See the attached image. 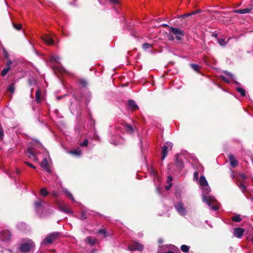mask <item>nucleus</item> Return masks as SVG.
<instances>
[{
  "label": "nucleus",
  "mask_w": 253,
  "mask_h": 253,
  "mask_svg": "<svg viewBox=\"0 0 253 253\" xmlns=\"http://www.w3.org/2000/svg\"><path fill=\"white\" fill-rule=\"evenodd\" d=\"M52 195L54 197H57L58 196V193L56 192H53L52 193Z\"/></svg>",
  "instance_id": "52"
},
{
  "label": "nucleus",
  "mask_w": 253,
  "mask_h": 253,
  "mask_svg": "<svg viewBox=\"0 0 253 253\" xmlns=\"http://www.w3.org/2000/svg\"><path fill=\"white\" fill-rule=\"evenodd\" d=\"M60 236V234L58 232H54L49 234L47 237L42 241V244L43 245H47L51 244L53 241L58 239Z\"/></svg>",
  "instance_id": "1"
},
{
  "label": "nucleus",
  "mask_w": 253,
  "mask_h": 253,
  "mask_svg": "<svg viewBox=\"0 0 253 253\" xmlns=\"http://www.w3.org/2000/svg\"><path fill=\"white\" fill-rule=\"evenodd\" d=\"M34 206L37 210L40 209L42 207V201L41 200H39L38 201L35 202Z\"/></svg>",
  "instance_id": "26"
},
{
  "label": "nucleus",
  "mask_w": 253,
  "mask_h": 253,
  "mask_svg": "<svg viewBox=\"0 0 253 253\" xmlns=\"http://www.w3.org/2000/svg\"><path fill=\"white\" fill-rule=\"evenodd\" d=\"M162 27H169V28H170V27L166 24H163L162 25H161Z\"/></svg>",
  "instance_id": "53"
},
{
  "label": "nucleus",
  "mask_w": 253,
  "mask_h": 253,
  "mask_svg": "<svg viewBox=\"0 0 253 253\" xmlns=\"http://www.w3.org/2000/svg\"><path fill=\"white\" fill-rule=\"evenodd\" d=\"M240 188L244 192L246 189V186L243 183H240L239 185Z\"/></svg>",
  "instance_id": "40"
},
{
  "label": "nucleus",
  "mask_w": 253,
  "mask_h": 253,
  "mask_svg": "<svg viewBox=\"0 0 253 253\" xmlns=\"http://www.w3.org/2000/svg\"><path fill=\"white\" fill-rule=\"evenodd\" d=\"M10 68L9 67H6V68L3 69L1 72V76L2 77H5L8 72L10 70Z\"/></svg>",
  "instance_id": "27"
},
{
  "label": "nucleus",
  "mask_w": 253,
  "mask_h": 253,
  "mask_svg": "<svg viewBox=\"0 0 253 253\" xmlns=\"http://www.w3.org/2000/svg\"><path fill=\"white\" fill-rule=\"evenodd\" d=\"M41 195L46 196L48 194V192L47 191L46 189L45 188H42L41 189Z\"/></svg>",
  "instance_id": "35"
},
{
  "label": "nucleus",
  "mask_w": 253,
  "mask_h": 253,
  "mask_svg": "<svg viewBox=\"0 0 253 253\" xmlns=\"http://www.w3.org/2000/svg\"><path fill=\"white\" fill-rule=\"evenodd\" d=\"M11 237L12 234L8 230H4L0 232V240L3 242L10 241Z\"/></svg>",
  "instance_id": "5"
},
{
  "label": "nucleus",
  "mask_w": 253,
  "mask_h": 253,
  "mask_svg": "<svg viewBox=\"0 0 253 253\" xmlns=\"http://www.w3.org/2000/svg\"><path fill=\"white\" fill-rule=\"evenodd\" d=\"M199 176V172L198 171H195L194 173V179L198 180Z\"/></svg>",
  "instance_id": "44"
},
{
  "label": "nucleus",
  "mask_w": 253,
  "mask_h": 253,
  "mask_svg": "<svg viewBox=\"0 0 253 253\" xmlns=\"http://www.w3.org/2000/svg\"><path fill=\"white\" fill-rule=\"evenodd\" d=\"M252 10V6L249 8L241 9L234 10L232 11L233 13L245 14L250 12Z\"/></svg>",
  "instance_id": "14"
},
{
  "label": "nucleus",
  "mask_w": 253,
  "mask_h": 253,
  "mask_svg": "<svg viewBox=\"0 0 253 253\" xmlns=\"http://www.w3.org/2000/svg\"><path fill=\"white\" fill-rule=\"evenodd\" d=\"M124 126L126 131L127 133L131 134L134 132V129L132 126H131L130 125L127 124L126 123L124 124Z\"/></svg>",
  "instance_id": "18"
},
{
  "label": "nucleus",
  "mask_w": 253,
  "mask_h": 253,
  "mask_svg": "<svg viewBox=\"0 0 253 253\" xmlns=\"http://www.w3.org/2000/svg\"><path fill=\"white\" fill-rule=\"evenodd\" d=\"M191 15H192V14H191V12H190V13H186V14H185L179 15L177 17L179 18H185L186 17H189L190 16H191Z\"/></svg>",
  "instance_id": "37"
},
{
  "label": "nucleus",
  "mask_w": 253,
  "mask_h": 253,
  "mask_svg": "<svg viewBox=\"0 0 253 253\" xmlns=\"http://www.w3.org/2000/svg\"><path fill=\"white\" fill-rule=\"evenodd\" d=\"M42 40L48 45L53 44L54 43L53 40L49 35H45L44 36H42Z\"/></svg>",
  "instance_id": "16"
},
{
  "label": "nucleus",
  "mask_w": 253,
  "mask_h": 253,
  "mask_svg": "<svg viewBox=\"0 0 253 253\" xmlns=\"http://www.w3.org/2000/svg\"><path fill=\"white\" fill-rule=\"evenodd\" d=\"M110 2L113 4H117L118 3V0H110Z\"/></svg>",
  "instance_id": "50"
},
{
  "label": "nucleus",
  "mask_w": 253,
  "mask_h": 253,
  "mask_svg": "<svg viewBox=\"0 0 253 253\" xmlns=\"http://www.w3.org/2000/svg\"><path fill=\"white\" fill-rule=\"evenodd\" d=\"M174 253V252H173V251H169L168 252H165V253Z\"/></svg>",
  "instance_id": "57"
},
{
  "label": "nucleus",
  "mask_w": 253,
  "mask_h": 253,
  "mask_svg": "<svg viewBox=\"0 0 253 253\" xmlns=\"http://www.w3.org/2000/svg\"><path fill=\"white\" fill-rule=\"evenodd\" d=\"M3 56L5 58H8L9 57V55H8V53H7V51H6L4 49V53H3Z\"/></svg>",
  "instance_id": "48"
},
{
  "label": "nucleus",
  "mask_w": 253,
  "mask_h": 253,
  "mask_svg": "<svg viewBox=\"0 0 253 253\" xmlns=\"http://www.w3.org/2000/svg\"><path fill=\"white\" fill-rule=\"evenodd\" d=\"M217 35H218L217 34H216V33H212V35H211V36L214 37L215 38H217Z\"/></svg>",
  "instance_id": "55"
},
{
  "label": "nucleus",
  "mask_w": 253,
  "mask_h": 253,
  "mask_svg": "<svg viewBox=\"0 0 253 253\" xmlns=\"http://www.w3.org/2000/svg\"><path fill=\"white\" fill-rule=\"evenodd\" d=\"M27 155L28 157L35 156V153L32 149L29 148L27 151Z\"/></svg>",
  "instance_id": "29"
},
{
  "label": "nucleus",
  "mask_w": 253,
  "mask_h": 253,
  "mask_svg": "<svg viewBox=\"0 0 253 253\" xmlns=\"http://www.w3.org/2000/svg\"><path fill=\"white\" fill-rule=\"evenodd\" d=\"M203 201L205 202L209 207L216 202V199L213 197L204 196L202 198Z\"/></svg>",
  "instance_id": "9"
},
{
  "label": "nucleus",
  "mask_w": 253,
  "mask_h": 253,
  "mask_svg": "<svg viewBox=\"0 0 253 253\" xmlns=\"http://www.w3.org/2000/svg\"><path fill=\"white\" fill-rule=\"evenodd\" d=\"M202 12V10L201 9H198V10H197L195 11H193V12H191V14H192V15H194V14H198V13H200Z\"/></svg>",
  "instance_id": "47"
},
{
  "label": "nucleus",
  "mask_w": 253,
  "mask_h": 253,
  "mask_svg": "<svg viewBox=\"0 0 253 253\" xmlns=\"http://www.w3.org/2000/svg\"><path fill=\"white\" fill-rule=\"evenodd\" d=\"M70 153L75 156H79L81 154V151L80 150L77 149L74 150H71Z\"/></svg>",
  "instance_id": "24"
},
{
  "label": "nucleus",
  "mask_w": 253,
  "mask_h": 253,
  "mask_svg": "<svg viewBox=\"0 0 253 253\" xmlns=\"http://www.w3.org/2000/svg\"><path fill=\"white\" fill-rule=\"evenodd\" d=\"M211 207L213 210L215 211H217L219 209L217 205H211Z\"/></svg>",
  "instance_id": "46"
},
{
  "label": "nucleus",
  "mask_w": 253,
  "mask_h": 253,
  "mask_svg": "<svg viewBox=\"0 0 253 253\" xmlns=\"http://www.w3.org/2000/svg\"><path fill=\"white\" fill-rule=\"evenodd\" d=\"M87 242L91 245H93L95 244V241H94V239L91 237H88L87 238Z\"/></svg>",
  "instance_id": "34"
},
{
  "label": "nucleus",
  "mask_w": 253,
  "mask_h": 253,
  "mask_svg": "<svg viewBox=\"0 0 253 253\" xmlns=\"http://www.w3.org/2000/svg\"><path fill=\"white\" fill-rule=\"evenodd\" d=\"M13 27L17 30H20L22 28V25L20 24L13 23Z\"/></svg>",
  "instance_id": "36"
},
{
  "label": "nucleus",
  "mask_w": 253,
  "mask_h": 253,
  "mask_svg": "<svg viewBox=\"0 0 253 253\" xmlns=\"http://www.w3.org/2000/svg\"><path fill=\"white\" fill-rule=\"evenodd\" d=\"M24 163H25V164L26 165H27L28 166L30 167V168H33V169H36V167L33 165L31 164L30 163H29L28 162H25Z\"/></svg>",
  "instance_id": "42"
},
{
  "label": "nucleus",
  "mask_w": 253,
  "mask_h": 253,
  "mask_svg": "<svg viewBox=\"0 0 253 253\" xmlns=\"http://www.w3.org/2000/svg\"><path fill=\"white\" fill-rule=\"evenodd\" d=\"M218 42L221 45L225 44V39H218Z\"/></svg>",
  "instance_id": "41"
},
{
  "label": "nucleus",
  "mask_w": 253,
  "mask_h": 253,
  "mask_svg": "<svg viewBox=\"0 0 253 253\" xmlns=\"http://www.w3.org/2000/svg\"><path fill=\"white\" fill-rule=\"evenodd\" d=\"M128 248L130 251L137 250L141 251L143 250V246L142 244L135 242L129 245L128 246Z\"/></svg>",
  "instance_id": "7"
},
{
  "label": "nucleus",
  "mask_w": 253,
  "mask_h": 253,
  "mask_svg": "<svg viewBox=\"0 0 253 253\" xmlns=\"http://www.w3.org/2000/svg\"><path fill=\"white\" fill-rule=\"evenodd\" d=\"M79 83L84 87H85L87 85V82L85 79H80L79 80Z\"/></svg>",
  "instance_id": "22"
},
{
  "label": "nucleus",
  "mask_w": 253,
  "mask_h": 253,
  "mask_svg": "<svg viewBox=\"0 0 253 253\" xmlns=\"http://www.w3.org/2000/svg\"><path fill=\"white\" fill-rule=\"evenodd\" d=\"M172 186V183L169 184L168 185H166L165 186V188L167 190H169Z\"/></svg>",
  "instance_id": "51"
},
{
  "label": "nucleus",
  "mask_w": 253,
  "mask_h": 253,
  "mask_svg": "<svg viewBox=\"0 0 253 253\" xmlns=\"http://www.w3.org/2000/svg\"><path fill=\"white\" fill-rule=\"evenodd\" d=\"M172 181V177L170 175H169L168 176V178H167V182L168 184H170V183H171V182Z\"/></svg>",
  "instance_id": "43"
},
{
  "label": "nucleus",
  "mask_w": 253,
  "mask_h": 253,
  "mask_svg": "<svg viewBox=\"0 0 253 253\" xmlns=\"http://www.w3.org/2000/svg\"><path fill=\"white\" fill-rule=\"evenodd\" d=\"M35 248V244L31 240H28L26 243L22 244L19 248L22 253H28Z\"/></svg>",
  "instance_id": "2"
},
{
  "label": "nucleus",
  "mask_w": 253,
  "mask_h": 253,
  "mask_svg": "<svg viewBox=\"0 0 253 253\" xmlns=\"http://www.w3.org/2000/svg\"><path fill=\"white\" fill-rule=\"evenodd\" d=\"M41 166L42 168L46 172L48 173L51 172V170L49 168V165L46 158H44L42 160Z\"/></svg>",
  "instance_id": "12"
},
{
  "label": "nucleus",
  "mask_w": 253,
  "mask_h": 253,
  "mask_svg": "<svg viewBox=\"0 0 253 253\" xmlns=\"http://www.w3.org/2000/svg\"><path fill=\"white\" fill-rule=\"evenodd\" d=\"M19 173H20V170H18V169H17V170H16V173H17V174H19Z\"/></svg>",
  "instance_id": "58"
},
{
  "label": "nucleus",
  "mask_w": 253,
  "mask_h": 253,
  "mask_svg": "<svg viewBox=\"0 0 253 253\" xmlns=\"http://www.w3.org/2000/svg\"><path fill=\"white\" fill-rule=\"evenodd\" d=\"M3 136H4L3 130L2 126L1 125H0V138L1 140H2Z\"/></svg>",
  "instance_id": "39"
},
{
  "label": "nucleus",
  "mask_w": 253,
  "mask_h": 253,
  "mask_svg": "<svg viewBox=\"0 0 253 253\" xmlns=\"http://www.w3.org/2000/svg\"><path fill=\"white\" fill-rule=\"evenodd\" d=\"M98 234L103 235L104 237H106L108 236L106 230L104 229H99L98 231Z\"/></svg>",
  "instance_id": "31"
},
{
  "label": "nucleus",
  "mask_w": 253,
  "mask_h": 253,
  "mask_svg": "<svg viewBox=\"0 0 253 253\" xmlns=\"http://www.w3.org/2000/svg\"><path fill=\"white\" fill-rule=\"evenodd\" d=\"M169 40H172L173 41L174 40V38L172 36V35H169Z\"/></svg>",
  "instance_id": "54"
},
{
  "label": "nucleus",
  "mask_w": 253,
  "mask_h": 253,
  "mask_svg": "<svg viewBox=\"0 0 253 253\" xmlns=\"http://www.w3.org/2000/svg\"><path fill=\"white\" fill-rule=\"evenodd\" d=\"M199 183L203 187L205 193L208 194L211 191V189L209 186L207 180L204 176L202 175L200 176Z\"/></svg>",
  "instance_id": "4"
},
{
  "label": "nucleus",
  "mask_w": 253,
  "mask_h": 253,
  "mask_svg": "<svg viewBox=\"0 0 253 253\" xmlns=\"http://www.w3.org/2000/svg\"><path fill=\"white\" fill-rule=\"evenodd\" d=\"M237 90L239 92L242 96H245L246 95V92L244 89L241 87H237Z\"/></svg>",
  "instance_id": "30"
},
{
  "label": "nucleus",
  "mask_w": 253,
  "mask_h": 253,
  "mask_svg": "<svg viewBox=\"0 0 253 253\" xmlns=\"http://www.w3.org/2000/svg\"><path fill=\"white\" fill-rule=\"evenodd\" d=\"M223 80H224V81H226V82H229V81H227V80H226L225 78H223Z\"/></svg>",
  "instance_id": "60"
},
{
  "label": "nucleus",
  "mask_w": 253,
  "mask_h": 253,
  "mask_svg": "<svg viewBox=\"0 0 253 253\" xmlns=\"http://www.w3.org/2000/svg\"><path fill=\"white\" fill-rule=\"evenodd\" d=\"M153 45L152 44L146 42L142 44V48L144 50H146L152 47Z\"/></svg>",
  "instance_id": "28"
},
{
  "label": "nucleus",
  "mask_w": 253,
  "mask_h": 253,
  "mask_svg": "<svg viewBox=\"0 0 253 253\" xmlns=\"http://www.w3.org/2000/svg\"><path fill=\"white\" fill-rule=\"evenodd\" d=\"M128 104L129 107L130 108H131V109L133 111L136 110L138 109V106L136 104V102L132 99H130V100H128Z\"/></svg>",
  "instance_id": "17"
},
{
  "label": "nucleus",
  "mask_w": 253,
  "mask_h": 253,
  "mask_svg": "<svg viewBox=\"0 0 253 253\" xmlns=\"http://www.w3.org/2000/svg\"><path fill=\"white\" fill-rule=\"evenodd\" d=\"M179 155L177 154L175 155V164L176 168L177 169L178 171H180L182 170V168L184 167L183 163L181 160L179 159L178 158Z\"/></svg>",
  "instance_id": "10"
},
{
  "label": "nucleus",
  "mask_w": 253,
  "mask_h": 253,
  "mask_svg": "<svg viewBox=\"0 0 253 253\" xmlns=\"http://www.w3.org/2000/svg\"><path fill=\"white\" fill-rule=\"evenodd\" d=\"M87 218L86 216V211H83L81 213L80 219L82 220H84Z\"/></svg>",
  "instance_id": "32"
},
{
  "label": "nucleus",
  "mask_w": 253,
  "mask_h": 253,
  "mask_svg": "<svg viewBox=\"0 0 253 253\" xmlns=\"http://www.w3.org/2000/svg\"><path fill=\"white\" fill-rule=\"evenodd\" d=\"M226 75H227L228 76L231 77L232 76V74L229 72H226Z\"/></svg>",
  "instance_id": "56"
},
{
  "label": "nucleus",
  "mask_w": 253,
  "mask_h": 253,
  "mask_svg": "<svg viewBox=\"0 0 253 253\" xmlns=\"http://www.w3.org/2000/svg\"><path fill=\"white\" fill-rule=\"evenodd\" d=\"M180 249L184 253H188L189 251L190 247L186 245H182L180 247Z\"/></svg>",
  "instance_id": "25"
},
{
  "label": "nucleus",
  "mask_w": 253,
  "mask_h": 253,
  "mask_svg": "<svg viewBox=\"0 0 253 253\" xmlns=\"http://www.w3.org/2000/svg\"><path fill=\"white\" fill-rule=\"evenodd\" d=\"M168 146L170 147V150L172 149V144L170 143L169 144V143L167 142L166 143V145H164L161 150V159L162 161H163L165 158L167 157L168 153Z\"/></svg>",
  "instance_id": "6"
},
{
  "label": "nucleus",
  "mask_w": 253,
  "mask_h": 253,
  "mask_svg": "<svg viewBox=\"0 0 253 253\" xmlns=\"http://www.w3.org/2000/svg\"><path fill=\"white\" fill-rule=\"evenodd\" d=\"M41 92L40 89L39 88L38 89H37L36 90V94H35L36 95V100L37 103H39L41 101Z\"/></svg>",
  "instance_id": "21"
},
{
  "label": "nucleus",
  "mask_w": 253,
  "mask_h": 253,
  "mask_svg": "<svg viewBox=\"0 0 253 253\" xmlns=\"http://www.w3.org/2000/svg\"><path fill=\"white\" fill-rule=\"evenodd\" d=\"M11 64H12V62H11V61L10 60H8V61L6 62V66L7 67H10V65H11Z\"/></svg>",
  "instance_id": "49"
},
{
  "label": "nucleus",
  "mask_w": 253,
  "mask_h": 253,
  "mask_svg": "<svg viewBox=\"0 0 253 253\" xmlns=\"http://www.w3.org/2000/svg\"><path fill=\"white\" fill-rule=\"evenodd\" d=\"M241 177H242V178H246V176H245V175H244L242 174V176H241Z\"/></svg>",
  "instance_id": "59"
},
{
  "label": "nucleus",
  "mask_w": 253,
  "mask_h": 253,
  "mask_svg": "<svg viewBox=\"0 0 253 253\" xmlns=\"http://www.w3.org/2000/svg\"><path fill=\"white\" fill-rule=\"evenodd\" d=\"M175 208L178 212L181 215L184 216L186 214V209L184 207L183 204L181 202L176 203L175 206Z\"/></svg>",
  "instance_id": "8"
},
{
  "label": "nucleus",
  "mask_w": 253,
  "mask_h": 253,
  "mask_svg": "<svg viewBox=\"0 0 253 253\" xmlns=\"http://www.w3.org/2000/svg\"><path fill=\"white\" fill-rule=\"evenodd\" d=\"M58 209L65 213H69L71 212L70 209L67 208L63 202L58 203Z\"/></svg>",
  "instance_id": "13"
},
{
  "label": "nucleus",
  "mask_w": 253,
  "mask_h": 253,
  "mask_svg": "<svg viewBox=\"0 0 253 253\" xmlns=\"http://www.w3.org/2000/svg\"><path fill=\"white\" fill-rule=\"evenodd\" d=\"M73 96L75 98V99L78 101H80L83 98V94L81 92H75Z\"/></svg>",
  "instance_id": "19"
},
{
  "label": "nucleus",
  "mask_w": 253,
  "mask_h": 253,
  "mask_svg": "<svg viewBox=\"0 0 253 253\" xmlns=\"http://www.w3.org/2000/svg\"><path fill=\"white\" fill-rule=\"evenodd\" d=\"M66 193L67 196L69 198H70L72 199L73 200H74L73 196L72 194L70 192H68V191H66Z\"/></svg>",
  "instance_id": "45"
},
{
  "label": "nucleus",
  "mask_w": 253,
  "mask_h": 253,
  "mask_svg": "<svg viewBox=\"0 0 253 253\" xmlns=\"http://www.w3.org/2000/svg\"><path fill=\"white\" fill-rule=\"evenodd\" d=\"M252 241L253 242V236L252 238Z\"/></svg>",
  "instance_id": "61"
},
{
  "label": "nucleus",
  "mask_w": 253,
  "mask_h": 253,
  "mask_svg": "<svg viewBox=\"0 0 253 253\" xmlns=\"http://www.w3.org/2000/svg\"><path fill=\"white\" fill-rule=\"evenodd\" d=\"M190 66L191 68L195 72L197 73L200 72V70L201 69L200 67L197 64H190Z\"/></svg>",
  "instance_id": "20"
},
{
  "label": "nucleus",
  "mask_w": 253,
  "mask_h": 253,
  "mask_svg": "<svg viewBox=\"0 0 253 253\" xmlns=\"http://www.w3.org/2000/svg\"><path fill=\"white\" fill-rule=\"evenodd\" d=\"M231 219L233 221L237 222H239L242 220V218L240 214H237L235 216H233L231 217Z\"/></svg>",
  "instance_id": "23"
},
{
  "label": "nucleus",
  "mask_w": 253,
  "mask_h": 253,
  "mask_svg": "<svg viewBox=\"0 0 253 253\" xmlns=\"http://www.w3.org/2000/svg\"><path fill=\"white\" fill-rule=\"evenodd\" d=\"M228 159L229 160L231 166L232 168H236L238 166V161H237V160L235 159V158L234 157V156L233 155H231V154L229 155L228 156Z\"/></svg>",
  "instance_id": "15"
},
{
  "label": "nucleus",
  "mask_w": 253,
  "mask_h": 253,
  "mask_svg": "<svg viewBox=\"0 0 253 253\" xmlns=\"http://www.w3.org/2000/svg\"><path fill=\"white\" fill-rule=\"evenodd\" d=\"M170 31L175 36V39L177 41L182 40V37L184 36V32L179 28L170 27Z\"/></svg>",
  "instance_id": "3"
},
{
  "label": "nucleus",
  "mask_w": 253,
  "mask_h": 253,
  "mask_svg": "<svg viewBox=\"0 0 253 253\" xmlns=\"http://www.w3.org/2000/svg\"><path fill=\"white\" fill-rule=\"evenodd\" d=\"M88 143V141L87 139H84V141L80 144L81 146L85 147L87 146Z\"/></svg>",
  "instance_id": "38"
},
{
  "label": "nucleus",
  "mask_w": 253,
  "mask_h": 253,
  "mask_svg": "<svg viewBox=\"0 0 253 253\" xmlns=\"http://www.w3.org/2000/svg\"><path fill=\"white\" fill-rule=\"evenodd\" d=\"M14 90H15V84H10L8 87L9 91L10 93H13L14 92Z\"/></svg>",
  "instance_id": "33"
},
{
  "label": "nucleus",
  "mask_w": 253,
  "mask_h": 253,
  "mask_svg": "<svg viewBox=\"0 0 253 253\" xmlns=\"http://www.w3.org/2000/svg\"><path fill=\"white\" fill-rule=\"evenodd\" d=\"M245 229L240 227L235 228L234 230V236L240 238L244 234Z\"/></svg>",
  "instance_id": "11"
}]
</instances>
